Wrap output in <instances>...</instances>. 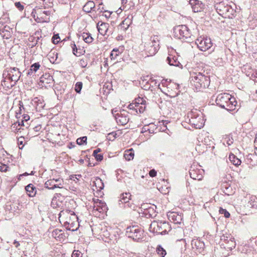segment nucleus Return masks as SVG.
Here are the masks:
<instances>
[{"instance_id":"nucleus-33","label":"nucleus","mask_w":257,"mask_h":257,"mask_svg":"<svg viewBox=\"0 0 257 257\" xmlns=\"http://www.w3.org/2000/svg\"><path fill=\"white\" fill-rule=\"evenodd\" d=\"M95 7V4L92 1H88L87 2L83 8L84 12L89 13L91 12L93 9Z\"/></svg>"},{"instance_id":"nucleus-32","label":"nucleus","mask_w":257,"mask_h":257,"mask_svg":"<svg viewBox=\"0 0 257 257\" xmlns=\"http://www.w3.org/2000/svg\"><path fill=\"white\" fill-rule=\"evenodd\" d=\"M32 104L36 105V109L40 111L44 107V103L38 97L34 98L32 100Z\"/></svg>"},{"instance_id":"nucleus-59","label":"nucleus","mask_w":257,"mask_h":257,"mask_svg":"<svg viewBox=\"0 0 257 257\" xmlns=\"http://www.w3.org/2000/svg\"><path fill=\"white\" fill-rule=\"evenodd\" d=\"M78 219L77 216L74 214V213H73V214H71V216H70V221H77Z\"/></svg>"},{"instance_id":"nucleus-44","label":"nucleus","mask_w":257,"mask_h":257,"mask_svg":"<svg viewBox=\"0 0 257 257\" xmlns=\"http://www.w3.org/2000/svg\"><path fill=\"white\" fill-rule=\"evenodd\" d=\"M87 137L84 136L82 137H80L77 139L76 142L77 144L79 145H82L86 144Z\"/></svg>"},{"instance_id":"nucleus-26","label":"nucleus","mask_w":257,"mask_h":257,"mask_svg":"<svg viewBox=\"0 0 257 257\" xmlns=\"http://www.w3.org/2000/svg\"><path fill=\"white\" fill-rule=\"evenodd\" d=\"M52 236L53 237L60 241L63 239L65 237L63 231L59 229H54L52 232Z\"/></svg>"},{"instance_id":"nucleus-46","label":"nucleus","mask_w":257,"mask_h":257,"mask_svg":"<svg viewBox=\"0 0 257 257\" xmlns=\"http://www.w3.org/2000/svg\"><path fill=\"white\" fill-rule=\"evenodd\" d=\"M82 82H77L75 85V90L78 93H80L81 89L82 88Z\"/></svg>"},{"instance_id":"nucleus-12","label":"nucleus","mask_w":257,"mask_h":257,"mask_svg":"<svg viewBox=\"0 0 257 257\" xmlns=\"http://www.w3.org/2000/svg\"><path fill=\"white\" fill-rule=\"evenodd\" d=\"M191 118L189 119V124L194 128H199L203 127L204 122L201 115L192 112L190 114Z\"/></svg>"},{"instance_id":"nucleus-18","label":"nucleus","mask_w":257,"mask_h":257,"mask_svg":"<svg viewBox=\"0 0 257 257\" xmlns=\"http://www.w3.org/2000/svg\"><path fill=\"white\" fill-rule=\"evenodd\" d=\"M3 26V24L0 23V35L4 39H8L11 37V29L7 25Z\"/></svg>"},{"instance_id":"nucleus-21","label":"nucleus","mask_w":257,"mask_h":257,"mask_svg":"<svg viewBox=\"0 0 257 257\" xmlns=\"http://www.w3.org/2000/svg\"><path fill=\"white\" fill-rule=\"evenodd\" d=\"M128 108L130 109L135 110L137 113H138V111L139 113H141L145 111L146 109V105H141V104H136V102H134L128 105Z\"/></svg>"},{"instance_id":"nucleus-22","label":"nucleus","mask_w":257,"mask_h":257,"mask_svg":"<svg viewBox=\"0 0 257 257\" xmlns=\"http://www.w3.org/2000/svg\"><path fill=\"white\" fill-rule=\"evenodd\" d=\"M166 61L171 66L179 67L181 65L178 60V57L173 54H169L167 58Z\"/></svg>"},{"instance_id":"nucleus-23","label":"nucleus","mask_w":257,"mask_h":257,"mask_svg":"<svg viewBox=\"0 0 257 257\" xmlns=\"http://www.w3.org/2000/svg\"><path fill=\"white\" fill-rule=\"evenodd\" d=\"M132 19L133 16H131V17L128 16L126 18H125L119 25V29L120 31H122L123 32L126 31L132 23Z\"/></svg>"},{"instance_id":"nucleus-49","label":"nucleus","mask_w":257,"mask_h":257,"mask_svg":"<svg viewBox=\"0 0 257 257\" xmlns=\"http://www.w3.org/2000/svg\"><path fill=\"white\" fill-rule=\"evenodd\" d=\"M177 242H181L182 245H183V246H184V247L182 248V249H183L184 250H186V245H187V240H186V238L178 239L177 240Z\"/></svg>"},{"instance_id":"nucleus-3","label":"nucleus","mask_w":257,"mask_h":257,"mask_svg":"<svg viewBox=\"0 0 257 257\" xmlns=\"http://www.w3.org/2000/svg\"><path fill=\"white\" fill-rule=\"evenodd\" d=\"M215 102L217 105L228 111L234 110L237 104L235 98L226 93L218 95L216 98Z\"/></svg>"},{"instance_id":"nucleus-53","label":"nucleus","mask_w":257,"mask_h":257,"mask_svg":"<svg viewBox=\"0 0 257 257\" xmlns=\"http://www.w3.org/2000/svg\"><path fill=\"white\" fill-rule=\"evenodd\" d=\"M229 238L231 239V240L233 238V237L231 236L228 235V236H224L223 235L221 237V240L222 241H224V242L227 243L228 241L229 240Z\"/></svg>"},{"instance_id":"nucleus-63","label":"nucleus","mask_w":257,"mask_h":257,"mask_svg":"<svg viewBox=\"0 0 257 257\" xmlns=\"http://www.w3.org/2000/svg\"><path fill=\"white\" fill-rule=\"evenodd\" d=\"M55 183L56 184L62 183V185H63V180L62 179L58 178L56 179H54Z\"/></svg>"},{"instance_id":"nucleus-56","label":"nucleus","mask_w":257,"mask_h":257,"mask_svg":"<svg viewBox=\"0 0 257 257\" xmlns=\"http://www.w3.org/2000/svg\"><path fill=\"white\" fill-rule=\"evenodd\" d=\"M16 7L20 11L24 10V6L21 4L20 2H16L15 3Z\"/></svg>"},{"instance_id":"nucleus-24","label":"nucleus","mask_w":257,"mask_h":257,"mask_svg":"<svg viewBox=\"0 0 257 257\" xmlns=\"http://www.w3.org/2000/svg\"><path fill=\"white\" fill-rule=\"evenodd\" d=\"M45 187L49 189H54L56 188H62V183L56 184L54 179L47 180L45 183Z\"/></svg>"},{"instance_id":"nucleus-4","label":"nucleus","mask_w":257,"mask_h":257,"mask_svg":"<svg viewBox=\"0 0 257 257\" xmlns=\"http://www.w3.org/2000/svg\"><path fill=\"white\" fill-rule=\"evenodd\" d=\"M144 52L146 57L153 56L156 54L160 48L159 37L155 35L144 43Z\"/></svg>"},{"instance_id":"nucleus-51","label":"nucleus","mask_w":257,"mask_h":257,"mask_svg":"<svg viewBox=\"0 0 257 257\" xmlns=\"http://www.w3.org/2000/svg\"><path fill=\"white\" fill-rule=\"evenodd\" d=\"M79 65L82 68H85L87 65V61L86 59H81L79 62Z\"/></svg>"},{"instance_id":"nucleus-52","label":"nucleus","mask_w":257,"mask_h":257,"mask_svg":"<svg viewBox=\"0 0 257 257\" xmlns=\"http://www.w3.org/2000/svg\"><path fill=\"white\" fill-rule=\"evenodd\" d=\"M53 0H47L46 3L44 4V9L46 8H51L53 6Z\"/></svg>"},{"instance_id":"nucleus-62","label":"nucleus","mask_w":257,"mask_h":257,"mask_svg":"<svg viewBox=\"0 0 257 257\" xmlns=\"http://www.w3.org/2000/svg\"><path fill=\"white\" fill-rule=\"evenodd\" d=\"M23 116V117L22 120H24L25 122H27L28 120L30 119V116L27 114H24Z\"/></svg>"},{"instance_id":"nucleus-15","label":"nucleus","mask_w":257,"mask_h":257,"mask_svg":"<svg viewBox=\"0 0 257 257\" xmlns=\"http://www.w3.org/2000/svg\"><path fill=\"white\" fill-rule=\"evenodd\" d=\"M115 118L117 123L122 125H125L129 121V117L127 116V112L123 110L120 113H117L115 115Z\"/></svg>"},{"instance_id":"nucleus-47","label":"nucleus","mask_w":257,"mask_h":257,"mask_svg":"<svg viewBox=\"0 0 257 257\" xmlns=\"http://www.w3.org/2000/svg\"><path fill=\"white\" fill-rule=\"evenodd\" d=\"M71 46L72 49L73 54L77 56H79L80 55V53L78 52V49L74 42L71 43Z\"/></svg>"},{"instance_id":"nucleus-55","label":"nucleus","mask_w":257,"mask_h":257,"mask_svg":"<svg viewBox=\"0 0 257 257\" xmlns=\"http://www.w3.org/2000/svg\"><path fill=\"white\" fill-rule=\"evenodd\" d=\"M71 257H82V254L79 250H74L72 253Z\"/></svg>"},{"instance_id":"nucleus-48","label":"nucleus","mask_w":257,"mask_h":257,"mask_svg":"<svg viewBox=\"0 0 257 257\" xmlns=\"http://www.w3.org/2000/svg\"><path fill=\"white\" fill-rule=\"evenodd\" d=\"M220 214H223L225 218H228L230 216V213L225 209L220 208L219 210Z\"/></svg>"},{"instance_id":"nucleus-54","label":"nucleus","mask_w":257,"mask_h":257,"mask_svg":"<svg viewBox=\"0 0 257 257\" xmlns=\"http://www.w3.org/2000/svg\"><path fill=\"white\" fill-rule=\"evenodd\" d=\"M229 190V187L225 186L223 188V193L227 195H230L232 193V191H230Z\"/></svg>"},{"instance_id":"nucleus-14","label":"nucleus","mask_w":257,"mask_h":257,"mask_svg":"<svg viewBox=\"0 0 257 257\" xmlns=\"http://www.w3.org/2000/svg\"><path fill=\"white\" fill-rule=\"evenodd\" d=\"M204 173V171L203 169L196 168L195 166H192L189 171L190 177L194 180H202Z\"/></svg>"},{"instance_id":"nucleus-61","label":"nucleus","mask_w":257,"mask_h":257,"mask_svg":"<svg viewBox=\"0 0 257 257\" xmlns=\"http://www.w3.org/2000/svg\"><path fill=\"white\" fill-rule=\"evenodd\" d=\"M21 139H23L22 138H19L18 139V144L19 145V148L20 149H22L24 146L23 145V141L22 140H21Z\"/></svg>"},{"instance_id":"nucleus-28","label":"nucleus","mask_w":257,"mask_h":257,"mask_svg":"<svg viewBox=\"0 0 257 257\" xmlns=\"http://www.w3.org/2000/svg\"><path fill=\"white\" fill-rule=\"evenodd\" d=\"M123 50L124 48L123 47L113 49L110 54V59L111 60H115L118 56L123 52Z\"/></svg>"},{"instance_id":"nucleus-40","label":"nucleus","mask_w":257,"mask_h":257,"mask_svg":"<svg viewBox=\"0 0 257 257\" xmlns=\"http://www.w3.org/2000/svg\"><path fill=\"white\" fill-rule=\"evenodd\" d=\"M156 252L160 257H164L166 254V251L161 245H158L156 248Z\"/></svg>"},{"instance_id":"nucleus-41","label":"nucleus","mask_w":257,"mask_h":257,"mask_svg":"<svg viewBox=\"0 0 257 257\" xmlns=\"http://www.w3.org/2000/svg\"><path fill=\"white\" fill-rule=\"evenodd\" d=\"M74 221H66L64 222V225L66 226L67 229L69 230H75L77 228H74Z\"/></svg>"},{"instance_id":"nucleus-43","label":"nucleus","mask_w":257,"mask_h":257,"mask_svg":"<svg viewBox=\"0 0 257 257\" xmlns=\"http://www.w3.org/2000/svg\"><path fill=\"white\" fill-rule=\"evenodd\" d=\"M229 240L228 242L226 243V244L225 247L231 250L235 247L236 244L234 238H233L231 240L230 238H229Z\"/></svg>"},{"instance_id":"nucleus-17","label":"nucleus","mask_w":257,"mask_h":257,"mask_svg":"<svg viewBox=\"0 0 257 257\" xmlns=\"http://www.w3.org/2000/svg\"><path fill=\"white\" fill-rule=\"evenodd\" d=\"M168 92L169 95L171 97L177 96L179 92V85L174 82H170L167 85Z\"/></svg>"},{"instance_id":"nucleus-38","label":"nucleus","mask_w":257,"mask_h":257,"mask_svg":"<svg viewBox=\"0 0 257 257\" xmlns=\"http://www.w3.org/2000/svg\"><path fill=\"white\" fill-rule=\"evenodd\" d=\"M81 37H82L83 40L86 43H90L93 41V38L92 37V36L90 33L83 32L81 34Z\"/></svg>"},{"instance_id":"nucleus-6","label":"nucleus","mask_w":257,"mask_h":257,"mask_svg":"<svg viewBox=\"0 0 257 257\" xmlns=\"http://www.w3.org/2000/svg\"><path fill=\"white\" fill-rule=\"evenodd\" d=\"M149 230L153 233L163 235L170 231L171 227L168 222L154 220L150 225Z\"/></svg>"},{"instance_id":"nucleus-58","label":"nucleus","mask_w":257,"mask_h":257,"mask_svg":"<svg viewBox=\"0 0 257 257\" xmlns=\"http://www.w3.org/2000/svg\"><path fill=\"white\" fill-rule=\"evenodd\" d=\"M53 42L54 44H57L60 41V38L58 35H55L53 37Z\"/></svg>"},{"instance_id":"nucleus-2","label":"nucleus","mask_w":257,"mask_h":257,"mask_svg":"<svg viewBox=\"0 0 257 257\" xmlns=\"http://www.w3.org/2000/svg\"><path fill=\"white\" fill-rule=\"evenodd\" d=\"M21 76V72L18 68H7L4 71L1 85L4 88L10 89L16 84Z\"/></svg>"},{"instance_id":"nucleus-7","label":"nucleus","mask_w":257,"mask_h":257,"mask_svg":"<svg viewBox=\"0 0 257 257\" xmlns=\"http://www.w3.org/2000/svg\"><path fill=\"white\" fill-rule=\"evenodd\" d=\"M51 14V11L36 7L33 10L31 15L37 23H48Z\"/></svg>"},{"instance_id":"nucleus-8","label":"nucleus","mask_w":257,"mask_h":257,"mask_svg":"<svg viewBox=\"0 0 257 257\" xmlns=\"http://www.w3.org/2000/svg\"><path fill=\"white\" fill-rule=\"evenodd\" d=\"M125 234L134 241L141 242L143 240L144 230L138 225H132L126 228Z\"/></svg>"},{"instance_id":"nucleus-27","label":"nucleus","mask_w":257,"mask_h":257,"mask_svg":"<svg viewBox=\"0 0 257 257\" xmlns=\"http://www.w3.org/2000/svg\"><path fill=\"white\" fill-rule=\"evenodd\" d=\"M131 196V194L128 193L121 194L119 197V204H120L122 203L126 204L125 206H128V204L127 203L129 202Z\"/></svg>"},{"instance_id":"nucleus-57","label":"nucleus","mask_w":257,"mask_h":257,"mask_svg":"<svg viewBox=\"0 0 257 257\" xmlns=\"http://www.w3.org/2000/svg\"><path fill=\"white\" fill-rule=\"evenodd\" d=\"M100 13H103V12L105 13L106 14H104V16L106 18H109V17H110V15H111V13H112L111 12H109V11H105V10H104V11H103V8H102V9H101V11H100Z\"/></svg>"},{"instance_id":"nucleus-39","label":"nucleus","mask_w":257,"mask_h":257,"mask_svg":"<svg viewBox=\"0 0 257 257\" xmlns=\"http://www.w3.org/2000/svg\"><path fill=\"white\" fill-rule=\"evenodd\" d=\"M234 140L231 135H225L223 138V143H226L228 146L233 143Z\"/></svg>"},{"instance_id":"nucleus-42","label":"nucleus","mask_w":257,"mask_h":257,"mask_svg":"<svg viewBox=\"0 0 257 257\" xmlns=\"http://www.w3.org/2000/svg\"><path fill=\"white\" fill-rule=\"evenodd\" d=\"M101 151V149L98 148L93 151V155L97 161H100L103 159V156L98 153Z\"/></svg>"},{"instance_id":"nucleus-19","label":"nucleus","mask_w":257,"mask_h":257,"mask_svg":"<svg viewBox=\"0 0 257 257\" xmlns=\"http://www.w3.org/2000/svg\"><path fill=\"white\" fill-rule=\"evenodd\" d=\"M189 4L194 13L201 12L203 9L204 5L200 1L198 0H190Z\"/></svg>"},{"instance_id":"nucleus-36","label":"nucleus","mask_w":257,"mask_h":257,"mask_svg":"<svg viewBox=\"0 0 257 257\" xmlns=\"http://www.w3.org/2000/svg\"><path fill=\"white\" fill-rule=\"evenodd\" d=\"M58 53L54 52H51L49 54V59L51 63L54 64L59 63L60 61L58 60Z\"/></svg>"},{"instance_id":"nucleus-60","label":"nucleus","mask_w":257,"mask_h":257,"mask_svg":"<svg viewBox=\"0 0 257 257\" xmlns=\"http://www.w3.org/2000/svg\"><path fill=\"white\" fill-rule=\"evenodd\" d=\"M149 175L152 177H154L157 175V171L155 169H152L149 172Z\"/></svg>"},{"instance_id":"nucleus-29","label":"nucleus","mask_w":257,"mask_h":257,"mask_svg":"<svg viewBox=\"0 0 257 257\" xmlns=\"http://www.w3.org/2000/svg\"><path fill=\"white\" fill-rule=\"evenodd\" d=\"M41 65L39 62L35 63L32 64L30 67V69L27 72V75L33 77L34 74L39 69Z\"/></svg>"},{"instance_id":"nucleus-50","label":"nucleus","mask_w":257,"mask_h":257,"mask_svg":"<svg viewBox=\"0 0 257 257\" xmlns=\"http://www.w3.org/2000/svg\"><path fill=\"white\" fill-rule=\"evenodd\" d=\"M9 166L4 163L0 162V171L2 172H6L9 170Z\"/></svg>"},{"instance_id":"nucleus-13","label":"nucleus","mask_w":257,"mask_h":257,"mask_svg":"<svg viewBox=\"0 0 257 257\" xmlns=\"http://www.w3.org/2000/svg\"><path fill=\"white\" fill-rule=\"evenodd\" d=\"M54 79L49 73H45L40 78V85L46 88L51 87L54 84Z\"/></svg>"},{"instance_id":"nucleus-1","label":"nucleus","mask_w":257,"mask_h":257,"mask_svg":"<svg viewBox=\"0 0 257 257\" xmlns=\"http://www.w3.org/2000/svg\"><path fill=\"white\" fill-rule=\"evenodd\" d=\"M190 73V82L194 86L197 91H201L203 89L207 88L209 86L210 76L207 72L202 69L200 71L195 69Z\"/></svg>"},{"instance_id":"nucleus-64","label":"nucleus","mask_w":257,"mask_h":257,"mask_svg":"<svg viewBox=\"0 0 257 257\" xmlns=\"http://www.w3.org/2000/svg\"><path fill=\"white\" fill-rule=\"evenodd\" d=\"M254 153L257 156V143L254 144Z\"/></svg>"},{"instance_id":"nucleus-30","label":"nucleus","mask_w":257,"mask_h":257,"mask_svg":"<svg viewBox=\"0 0 257 257\" xmlns=\"http://www.w3.org/2000/svg\"><path fill=\"white\" fill-rule=\"evenodd\" d=\"M93 186H95L97 191H101L104 188L102 180L98 177L96 178L93 181Z\"/></svg>"},{"instance_id":"nucleus-20","label":"nucleus","mask_w":257,"mask_h":257,"mask_svg":"<svg viewBox=\"0 0 257 257\" xmlns=\"http://www.w3.org/2000/svg\"><path fill=\"white\" fill-rule=\"evenodd\" d=\"M168 218L170 221L173 222L175 224H180L183 220V217L181 213L173 212H171L168 215Z\"/></svg>"},{"instance_id":"nucleus-45","label":"nucleus","mask_w":257,"mask_h":257,"mask_svg":"<svg viewBox=\"0 0 257 257\" xmlns=\"http://www.w3.org/2000/svg\"><path fill=\"white\" fill-rule=\"evenodd\" d=\"M134 102H136V104H141V105H146V100L144 98L140 97L135 99Z\"/></svg>"},{"instance_id":"nucleus-10","label":"nucleus","mask_w":257,"mask_h":257,"mask_svg":"<svg viewBox=\"0 0 257 257\" xmlns=\"http://www.w3.org/2000/svg\"><path fill=\"white\" fill-rule=\"evenodd\" d=\"M198 48L202 51H206L212 47L213 43L210 38L204 37H200L195 41Z\"/></svg>"},{"instance_id":"nucleus-11","label":"nucleus","mask_w":257,"mask_h":257,"mask_svg":"<svg viewBox=\"0 0 257 257\" xmlns=\"http://www.w3.org/2000/svg\"><path fill=\"white\" fill-rule=\"evenodd\" d=\"M93 201L92 213L94 215L99 216L100 213L103 214L106 212L107 207L105 202L98 199H94Z\"/></svg>"},{"instance_id":"nucleus-31","label":"nucleus","mask_w":257,"mask_h":257,"mask_svg":"<svg viewBox=\"0 0 257 257\" xmlns=\"http://www.w3.org/2000/svg\"><path fill=\"white\" fill-rule=\"evenodd\" d=\"M25 189L30 197H34L36 194V188L32 184H29L26 186Z\"/></svg>"},{"instance_id":"nucleus-9","label":"nucleus","mask_w":257,"mask_h":257,"mask_svg":"<svg viewBox=\"0 0 257 257\" xmlns=\"http://www.w3.org/2000/svg\"><path fill=\"white\" fill-rule=\"evenodd\" d=\"M173 33L175 37L182 41L186 40L191 36L190 30L186 25H179L175 27Z\"/></svg>"},{"instance_id":"nucleus-5","label":"nucleus","mask_w":257,"mask_h":257,"mask_svg":"<svg viewBox=\"0 0 257 257\" xmlns=\"http://www.w3.org/2000/svg\"><path fill=\"white\" fill-rule=\"evenodd\" d=\"M217 13L225 18L232 19L235 16V11L226 2L220 1L214 5Z\"/></svg>"},{"instance_id":"nucleus-34","label":"nucleus","mask_w":257,"mask_h":257,"mask_svg":"<svg viewBox=\"0 0 257 257\" xmlns=\"http://www.w3.org/2000/svg\"><path fill=\"white\" fill-rule=\"evenodd\" d=\"M257 198L255 196H249L247 206L250 208L257 207Z\"/></svg>"},{"instance_id":"nucleus-16","label":"nucleus","mask_w":257,"mask_h":257,"mask_svg":"<svg viewBox=\"0 0 257 257\" xmlns=\"http://www.w3.org/2000/svg\"><path fill=\"white\" fill-rule=\"evenodd\" d=\"M191 245L193 249L199 253H202L205 247L204 242L198 238H195L191 241Z\"/></svg>"},{"instance_id":"nucleus-25","label":"nucleus","mask_w":257,"mask_h":257,"mask_svg":"<svg viewBox=\"0 0 257 257\" xmlns=\"http://www.w3.org/2000/svg\"><path fill=\"white\" fill-rule=\"evenodd\" d=\"M109 24L106 23H101L99 24V23L97 24V29L99 33L102 36H104L107 34V32L108 30Z\"/></svg>"},{"instance_id":"nucleus-37","label":"nucleus","mask_w":257,"mask_h":257,"mask_svg":"<svg viewBox=\"0 0 257 257\" xmlns=\"http://www.w3.org/2000/svg\"><path fill=\"white\" fill-rule=\"evenodd\" d=\"M229 159L230 161L235 166H238L240 165L241 162L240 159L237 158L233 154H231L229 156Z\"/></svg>"},{"instance_id":"nucleus-35","label":"nucleus","mask_w":257,"mask_h":257,"mask_svg":"<svg viewBox=\"0 0 257 257\" xmlns=\"http://www.w3.org/2000/svg\"><path fill=\"white\" fill-rule=\"evenodd\" d=\"M123 157L127 161H131L133 160L134 157V153L133 149L125 151Z\"/></svg>"}]
</instances>
